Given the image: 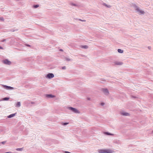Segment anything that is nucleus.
Returning <instances> with one entry per match:
<instances>
[{"mask_svg":"<svg viewBox=\"0 0 153 153\" xmlns=\"http://www.w3.org/2000/svg\"><path fill=\"white\" fill-rule=\"evenodd\" d=\"M79 20L81 21H82V22H85V20H82V19H79Z\"/></svg>","mask_w":153,"mask_h":153,"instance_id":"nucleus-25","label":"nucleus"},{"mask_svg":"<svg viewBox=\"0 0 153 153\" xmlns=\"http://www.w3.org/2000/svg\"><path fill=\"white\" fill-rule=\"evenodd\" d=\"M21 106V103L20 102H16L15 105V107H19Z\"/></svg>","mask_w":153,"mask_h":153,"instance_id":"nucleus-13","label":"nucleus"},{"mask_svg":"<svg viewBox=\"0 0 153 153\" xmlns=\"http://www.w3.org/2000/svg\"><path fill=\"white\" fill-rule=\"evenodd\" d=\"M26 45L27 46H29V47H30V45Z\"/></svg>","mask_w":153,"mask_h":153,"instance_id":"nucleus-31","label":"nucleus"},{"mask_svg":"<svg viewBox=\"0 0 153 153\" xmlns=\"http://www.w3.org/2000/svg\"><path fill=\"white\" fill-rule=\"evenodd\" d=\"M134 7V9L136 10V12L140 14H143L144 13V12L143 11L140 10L139 7L137 6H136L135 4L133 5Z\"/></svg>","mask_w":153,"mask_h":153,"instance_id":"nucleus-2","label":"nucleus"},{"mask_svg":"<svg viewBox=\"0 0 153 153\" xmlns=\"http://www.w3.org/2000/svg\"><path fill=\"white\" fill-rule=\"evenodd\" d=\"M100 104L102 105V106H103L104 105V103H101Z\"/></svg>","mask_w":153,"mask_h":153,"instance_id":"nucleus-29","label":"nucleus"},{"mask_svg":"<svg viewBox=\"0 0 153 153\" xmlns=\"http://www.w3.org/2000/svg\"><path fill=\"white\" fill-rule=\"evenodd\" d=\"M65 59L66 61H68V62L71 61L73 60L72 59H70L68 57H65Z\"/></svg>","mask_w":153,"mask_h":153,"instance_id":"nucleus-12","label":"nucleus"},{"mask_svg":"<svg viewBox=\"0 0 153 153\" xmlns=\"http://www.w3.org/2000/svg\"><path fill=\"white\" fill-rule=\"evenodd\" d=\"M6 143V141H3L1 142V143L3 144H4Z\"/></svg>","mask_w":153,"mask_h":153,"instance_id":"nucleus-26","label":"nucleus"},{"mask_svg":"<svg viewBox=\"0 0 153 153\" xmlns=\"http://www.w3.org/2000/svg\"><path fill=\"white\" fill-rule=\"evenodd\" d=\"M54 76L52 73H49L46 76V78L49 79H51L54 77Z\"/></svg>","mask_w":153,"mask_h":153,"instance_id":"nucleus-7","label":"nucleus"},{"mask_svg":"<svg viewBox=\"0 0 153 153\" xmlns=\"http://www.w3.org/2000/svg\"><path fill=\"white\" fill-rule=\"evenodd\" d=\"M39 6V5L38 4H36L35 5L33 6V8H36L37 7H38Z\"/></svg>","mask_w":153,"mask_h":153,"instance_id":"nucleus-19","label":"nucleus"},{"mask_svg":"<svg viewBox=\"0 0 153 153\" xmlns=\"http://www.w3.org/2000/svg\"><path fill=\"white\" fill-rule=\"evenodd\" d=\"M102 4L103 6H105L108 8H110L111 7L110 5L107 4L105 3H103Z\"/></svg>","mask_w":153,"mask_h":153,"instance_id":"nucleus-16","label":"nucleus"},{"mask_svg":"<svg viewBox=\"0 0 153 153\" xmlns=\"http://www.w3.org/2000/svg\"><path fill=\"white\" fill-rule=\"evenodd\" d=\"M70 4L71 6L76 7L79 6V5L78 4H77V3H74L73 2H71L70 3Z\"/></svg>","mask_w":153,"mask_h":153,"instance_id":"nucleus-11","label":"nucleus"},{"mask_svg":"<svg viewBox=\"0 0 153 153\" xmlns=\"http://www.w3.org/2000/svg\"><path fill=\"white\" fill-rule=\"evenodd\" d=\"M98 152L99 153H112L114 151L110 149H99L98 150Z\"/></svg>","mask_w":153,"mask_h":153,"instance_id":"nucleus-1","label":"nucleus"},{"mask_svg":"<svg viewBox=\"0 0 153 153\" xmlns=\"http://www.w3.org/2000/svg\"><path fill=\"white\" fill-rule=\"evenodd\" d=\"M23 148H17L16 149V150L17 151H22L23 150Z\"/></svg>","mask_w":153,"mask_h":153,"instance_id":"nucleus-17","label":"nucleus"},{"mask_svg":"<svg viewBox=\"0 0 153 153\" xmlns=\"http://www.w3.org/2000/svg\"><path fill=\"white\" fill-rule=\"evenodd\" d=\"M0 21H4V18L2 17H0Z\"/></svg>","mask_w":153,"mask_h":153,"instance_id":"nucleus-21","label":"nucleus"},{"mask_svg":"<svg viewBox=\"0 0 153 153\" xmlns=\"http://www.w3.org/2000/svg\"><path fill=\"white\" fill-rule=\"evenodd\" d=\"M60 51H63V50H62V49H60Z\"/></svg>","mask_w":153,"mask_h":153,"instance_id":"nucleus-33","label":"nucleus"},{"mask_svg":"<svg viewBox=\"0 0 153 153\" xmlns=\"http://www.w3.org/2000/svg\"><path fill=\"white\" fill-rule=\"evenodd\" d=\"M68 123H64L62 124L63 125L65 126V125H67Z\"/></svg>","mask_w":153,"mask_h":153,"instance_id":"nucleus-22","label":"nucleus"},{"mask_svg":"<svg viewBox=\"0 0 153 153\" xmlns=\"http://www.w3.org/2000/svg\"><path fill=\"white\" fill-rule=\"evenodd\" d=\"M16 114V113H14V114H11L9 115V116H7V117L8 118H10L13 117H14V116H15Z\"/></svg>","mask_w":153,"mask_h":153,"instance_id":"nucleus-15","label":"nucleus"},{"mask_svg":"<svg viewBox=\"0 0 153 153\" xmlns=\"http://www.w3.org/2000/svg\"><path fill=\"white\" fill-rule=\"evenodd\" d=\"M6 40V39H4L1 40V42H5Z\"/></svg>","mask_w":153,"mask_h":153,"instance_id":"nucleus-28","label":"nucleus"},{"mask_svg":"<svg viewBox=\"0 0 153 153\" xmlns=\"http://www.w3.org/2000/svg\"><path fill=\"white\" fill-rule=\"evenodd\" d=\"M104 134H106V135H111V136L114 135V134H112V133H109V132H104Z\"/></svg>","mask_w":153,"mask_h":153,"instance_id":"nucleus-14","label":"nucleus"},{"mask_svg":"<svg viewBox=\"0 0 153 153\" xmlns=\"http://www.w3.org/2000/svg\"><path fill=\"white\" fill-rule=\"evenodd\" d=\"M5 153H11V152H6Z\"/></svg>","mask_w":153,"mask_h":153,"instance_id":"nucleus-32","label":"nucleus"},{"mask_svg":"<svg viewBox=\"0 0 153 153\" xmlns=\"http://www.w3.org/2000/svg\"><path fill=\"white\" fill-rule=\"evenodd\" d=\"M2 85L4 88L7 90H13L14 88L10 86H8L4 85Z\"/></svg>","mask_w":153,"mask_h":153,"instance_id":"nucleus-6","label":"nucleus"},{"mask_svg":"<svg viewBox=\"0 0 153 153\" xmlns=\"http://www.w3.org/2000/svg\"><path fill=\"white\" fill-rule=\"evenodd\" d=\"M2 63L4 64L10 65L11 64V62L8 59H6L3 60L2 61Z\"/></svg>","mask_w":153,"mask_h":153,"instance_id":"nucleus-4","label":"nucleus"},{"mask_svg":"<svg viewBox=\"0 0 153 153\" xmlns=\"http://www.w3.org/2000/svg\"><path fill=\"white\" fill-rule=\"evenodd\" d=\"M68 109L74 113L76 114H79L80 113L79 110L76 108L72 107H68Z\"/></svg>","mask_w":153,"mask_h":153,"instance_id":"nucleus-3","label":"nucleus"},{"mask_svg":"<svg viewBox=\"0 0 153 153\" xmlns=\"http://www.w3.org/2000/svg\"><path fill=\"white\" fill-rule=\"evenodd\" d=\"M103 92L104 94L106 95H108L109 94L108 91L107 89H103Z\"/></svg>","mask_w":153,"mask_h":153,"instance_id":"nucleus-8","label":"nucleus"},{"mask_svg":"<svg viewBox=\"0 0 153 153\" xmlns=\"http://www.w3.org/2000/svg\"><path fill=\"white\" fill-rule=\"evenodd\" d=\"M114 65H122L123 64V63L122 62L120 61H115L114 62Z\"/></svg>","mask_w":153,"mask_h":153,"instance_id":"nucleus-9","label":"nucleus"},{"mask_svg":"<svg viewBox=\"0 0 153 153\" xmlns=\"http://www.w3.org/2000/svg\"><path fill=\"white\" fill-rule=\"evenodd\" d=\"M45 96L49 98H53L55 97V96L51 94H46Z\"/></svg>","mask_w":153,"mask_h":153,"instance_id":"nucleus-10","label":"nucleus"},{"mask_svg":"<svg viewBox=\"0 0 153 153\" xmlns=\"http://www.w3.org/2000/svg\"><path fill=\"white\" fill-rule=\"evenodd\" d=\"M0 49H3V48L2 47L0 46Z\"/></svg>","mask_w":153,"mask_h":153,"instance_id":"nucleus-30","label":"nucleus"},{"mask_svg":"<svg viewBox=\"0 0 153 153\" xmlns=\"http://www.w3.org/2000/svg\"><path fill=\"white\" fill-rule=\"evenodd\" d=\"M83 48H88V46L87 45H85L83 47Z\"/></svg>","mask_w":153,"mask_h":153,"instance_id":"nucleus-24","label":"nucleus"},{"mask_svg":"<svg viewBox=\"0 0 153 153\" xmlns=\"http://www.w3.org/2000/svg\"><path fill=\"white\" fill-rule=\"evenodd\" d=\"M9 98L8 97H5L3 99V100H8L9 99Z\"/></svg>","mask_w":153,"mask_h":153,"instance_id":"nucleus-20","label":"nucleus"},{"mask_svg":"<svg viewBox=\"0 0 153 153\" xmlns=\"http://www.w3.org/2000/svg\"><path fill=\"white\" fill-rule=\"evenodd\" d=\"M66 68V67L65 66H63L62 67V69L63 70H65Z\"/></svg>","mask_w":153,"mask_h":153,"instance_id":"nucleus-23","label":"nucleus"},{"mask_svg":"<svg viewBox=\"0 0 153 153\" xmlns=\"http://www.w3.org/2000/svg\"><path fill=\"white\" fill-rule=\"evenodd\" d=\"M64 153H71V152H68V151H65L64 152Z\"/></svg>","mask_w":153,"mask_h":153,"instance_id":"nucleus-27","label":"nucleus"},{"mask_svg":"<svg viewBox=\"0 0 153 153\" xmlns=\"http://www.w3.org/2000/svg\"><path fill=\"white\" fill-rule=\"evenodd\" d=\"M120 114L121 115L124 116H128L130 115V114L129 113L126 112L124 111H121L120 112Z\"/></svg>","mask_w":153,"mask_h":153,"instance_id":"nucleus-5","label":"nucleus"},{"mask_svg":"<svg viewBox=\"0 0 153 153\" xmlns=\"http://www.w3.org/2000/svg\"><path fill=\"white\" fill-rule=\"evenodd\" d=\"M117 51L119 53H122L123 52V50L120 49H118Z\"/></svg>","mask_w":153,"mask_h":153,"instance_id":"nucleus-18","label":"nucleus"}]
</instances>
